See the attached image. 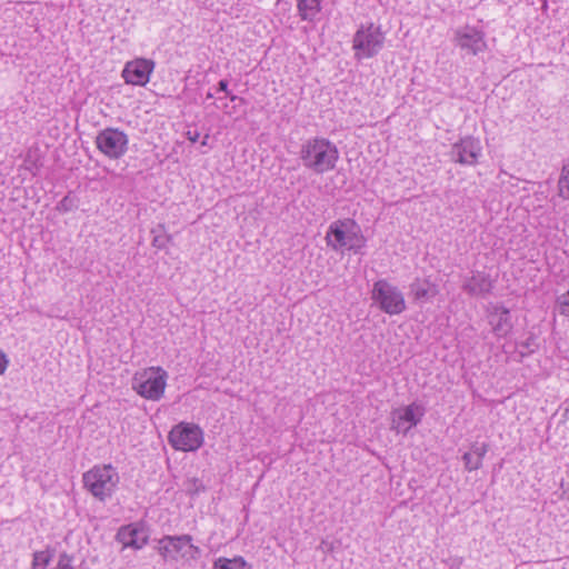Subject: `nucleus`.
Returning <instances> with one entry per match:
<instances>
[{
	"label": "nucleus",
	"mask_w": 569,
	"mask_h": 569,
	"mask_svg": "<svg viewBox=\"0 0 569 569\" xmlns=\"http://www.w3.org/2000/svg\"><path fill=\"white\" fill-rule=\"evenodd\" d=\"M453 43L467 54L472 56L482 53L488 49L485 31L469 24L455 30Z\"/></svg>",
	"instance_id": "obj_9"
},
{
	"label": "nucleus",
	"mask_w": 569,
	"mask_h": 569,
	"mask_svg": "<svg viewBox=\"0 0 569 569\" xmlns=\"http://www.w3.org/2000/svg\"><path fill=\"white\" fill-rule=\"evenodd\" d=\"M117 537L124 547H131L134 549L142 548L148 540L146 531L133 526L122 527Z\"/></svg>",
	"instance_id": "obj_15"
},
{
	"label": "nucleus",
	"mask_w": 569,
	"mask_h": 569,
	"mask_svg": "<svg viewBox=\"0 0 569 569\" xmlns=\"http://www.w3.org/2000/svg\"><path fill=\"white\" fill-rule=\"evenodd\" d=\"M323 0H297L299 17L303 21H312L321 11Z\"/></svg>",
	"instance_id": "obj_19"
},
{
	"label": "nucleus",
	"mask_w": 569,
	"mask_h": 569,
	"mask_svg": "<svg viewBox=\"0 0 569 569\" xmlns=\"http://www.w3.org/2000/svg\"><path fill=\"white\" fill-rule=\"evenodd\" d=\"M490 323L497 336H506L512 328L509 310L505 307H496L490 316Z\"/></svg>",
	"instance_id": "obj_16"
},
{
	"label": "nucleus",
	"mask_w": 569,
	"mask_h": 569,
	"mask_svg": "<svg viewBox=\"0 0 569 569\" xmlns=\"http://www.w3.org/2000/svg\"><path fill=\"white\" fill-rule=\"evenodd\" d=\"M300 159L306 168L321 174L335 169L339 151L328 139L312 138L301 146Z\"/></svg>",
	"instance_id": "obj_1"
},
{
	"label": "nucleus",
	"mask_w": 569,
	"mask_h": 569,
	"mask_svg": "<svg viewBox=\"0 0 569 569\" xmlns=\"http://www.w3.org/2000/svg\"><path fill=\"white\" fill-rule=\"evenodd\" d=\"M158 550L164 559L184 560L189 562L200 557L201 550L192 543V537L166 536L159 540Z\"/></svg>",
	"instance_id": "obj_5"
},
{
	"label": "nucleus",
	"mask_w": 569,
	"mask_h": 569,
	"mask_svg": "<svg viewBox=\"0 0 569 569\" xmlns=\"http://www.w3.org/2000/svg\"><path fill=\"white\" fill-rule=\"evenodd\" d=\"M410 293L415 300L430 299L439 293L436 283L430 282L428 279H415L410 284Z\"/></svg>",
	"instance_id": "obj_18"
},
{
	"label": "nucleus",
	"mask_w": 569,
	"mask_h": 569,
	"mask_svg": "<svg viewBox=\"0 0 569 569\" xmlns=\"http://www.w3.org/2000/svg\"><path fill=\"white\" fill-rule=\"evenodd\" d=\"M228 84L229 83L227 80H220L219 81V90L226 92V94H229L230 91L228 90Z\"/></svg>",
	"instance_id": "obj_28"
},
{
	"label": "nucleus",
	"mask_w": 569,
	"mask_h": 569,
	"mask_svg": "<svg viewBox=\"0 0 569 569\" xmlns=\"http://www.w3.org/2000/svg\"><path fill=\"white\" fill-rule=\"evenodd\" d=\"M151 233L153 234L152 246L157 249H164L172 241V236L166 232L163 224H159L157 229H152Z\"/></svg>",
	"instance_id": "obj_20"
},
{
	"label": "nucleus",
	"mask_w": 569,
	"mask_h": 569,
	"mask_svg": "<svg viewBox=\"0 0 569 569\" xmlns=\"http://www.w3.org/2000/svg\"><path fill=\"white\" fill-rule=\"evenodd\" d=\"M560 313L565 316H569V290L561 295L558 299Z\"/></svg>",
	"instance_id": "obj_24"
},
{
	"label": "nucleus",
	"mask_w": 569,
	"mask_h": 569,
	"mask_svg": "<svg viewBox=\"0 0 569 569\" xmlns=\"http://www.w3.org/2000/svg\"><path fill=\"white\" fill-rule=\"evenodd\" d=\"M208 139H209V134H206L201 141V144L202 146H207L208 144Z\"/></svg>",
	"instance_id": "obj_31"
},
{
	"label": "nucleus",
	"mask_w": 569,
	"mask_h": 569,
	"mask_svg": "<svg viewBox=\"0 0 569 569\" xmlns=\"http://www.w3.org/2000/svg\"><path fill=\"white\" fill-rule=\"evenodd\" d=\"M8 365H9V359H8L7 355L4 352L0 351V376L6 372Z\"/></svg>",
	"instance_id": "obj_25"
},
{
	"label": "nucleus",
	"mask_w": 569,
	"mask_h": 569,
	"mask_svg": "<svg viewBox=\"0 0 569 569\" xmlns=\"http://www.w3.org/2000/svg\"><path fill=\"white\" fill-rule=\"evenodd\" d=\"M492 288V279L482 271L472 272L462 283V290L472 297H485L491 292Z\"/></svg>",
	"instance_id": "obj_14"
},
{
	"label": "nucleus",
	"mask_w": 569,
	"mask_h": 569,
	"mask_svg": "<svg viewBox=\"0 0 569 569\" xmlns=\"http://www.w3.org/2000/svg\"><path fill=\"white\" fill-rule=\"evenodd\" d=\"M230 565H234L237 568L244 567V560L239 558L228 559V558H219L214 561L213 569H230Z\"/></svg>",
	"instance_id": "obj_22"
},
{
	"label": "nucleus",
	"mask_w": 569,
	"mask_h": 569,
	"mask_svg": "<svg viewBox=\"0 0 569 569\" xmlns=\"http://www.w3.org/2000/svg\"><path fill=\"white\" fill-rule=\"evenodd\" d=\"M559 196L569 200V163L562 168L558 181Z\"/></svg>",
	"instance_id": "obj_21"
},
{
	"label": "nucleus",
	"mask_w": 569,
	"mask_h": 569,
	"mask_svg": "<svg viewBox=\"0 0 569 569\" xmlns=\"http://www.w3.org/2000/svg\"><path fill=\"white\" fill-rule=\"evenodd\" d=\"M227 96L230 98L231 101H236V100L243 101L242 98H239V97L232 94L231 92H229V94H227Z\"/></svg>",
	"instance_id": "obj_29"
},
{
	"label": "nucleus",
	"mask_w": 569,
	"mask_h": 569,
	"mask_svg": "<svg viewBox=\"0 0 569 569\" xmlns=\"http://www.w3.org/2000/svg\"><path fill=\"white\" fill-rule=\"evenodd\" d=\"M563 495H567V499L569 500V488L563 491Z\"/></svg>",
	"instance_id": "obj_34"
},
{
	"label": "nucleus",
	"mask_w": 569,
	"mask_h": 569,
	"mask_svg": "<svg viewBox=\"0 0 569 569\" xmlns=\"http://www.w3.org/2000/svg\"><path fill=\"white\" fill-rule=\"evenodd\" d=\"M425 415L422 406L412 402L409 406L392 411L391 429L398 433H407L417 426Z\"/></svg>",
	"instance_id": "obj_12"
},
{
	"label": "nucleus",
	"mask_w": 569,
	"mask_h": 569,
	"mask_svg": "<svg viewBox=\"0 0 569 569\" xmlns=\"http://www.w3.org/2000/svg\"><path fill=\"white\" fill-rule=\"evenodd\" d=\"M326 242L335 251L347 248L357 252L366 246V238L359 231L348 230L347 222L336 221L329 227Z\"/></svg>",
	"instance_id": "obj_7"
},
{
	"label": "nucleus",
	"mask_w": 569,
	"mask_h": 569,
	"mask_svg": "<svg viewBox=\"0 0 569 569\" xmlns=\"http://www.w3.org/2000/svg\"><path fill=\"white\" fill-rule=\"evenodd\" d=\"M186 136L188 138V140H190L192 143L197 142L199 137H200V133L196 130V131H187L186 132Z\"/></svg>",
	"instance_id": "obj_27"
},
{
	"label": "nucleus",
	"mask_w": 569,
	"mask_h": 569,
	"mask_svg": "<svg viewBox=\"0 0 569 569\" xmlns=\"http://www.w3.org/2000/svg\"><path fill=\"white\" fill-rule=\"evenodd\" d=\"M69 565L63 562V559L59 561L58 569H68Z\"/></svg>",
	"instance_id": "obj_30"
},
{
	"label": "nucleus",
	"mask_w": 569,
	"mask_h": 569,
	"mask_svg": "<svg viewBox=\"0 0 569 569\" xmlns=\"http://www.w3.org/2000/svg\"><path fill=\"white\" fill-rule=\"evenodd\" d=\"M52 553L49 550L38 551L33 556V567H46L50 563Z\"/></svg>",
	"instance_id": "obj_23"
},
{
	"label": "nucleus",
	"mask_w": 569,
	"mask_h": 569,
	"mask_svg": "<svg viewBox=\"0 0 569 569\" xmlns=\"http://www.w3.org/2000/svg\"><path fill=\"white\" fill-rule=\"evenodd\" d=\"M167 378L161 367H150L134 373L132 388L142 398L158 401L164 393Z\"/></svg>",
	"instance_id": "obj_3"
},
{
	"label": "nucleus",
	"mask_w": 569,
	"mask_h": 569,
	"mask_svg": "<svg viewBox=\"0 0 569 569\" xmlns=\"http://www.w3.org/2000/svg\"><path fill=\"white\" fill-rule=\"evenodd\" d=\"M71 207H72V200L69 198V197H64L60 203H59V209L60 210H63V211H69L71 210Z\"/></svg>",
	"instance_id": "obj_26"
},
{
	"label": "nucleus",
	"mask_w": 569,
	"mask_h": 569,
	"mask_svg": "<svg viewBox=\"0 0 569 569\" xmlns=\"http://www.w3.org/2000/svg\"><path fill=\"white\" fill-rule=\"evenodd\" d=\"M372 300L379 308L390 315H400L406 310V301L402 292L387 280H378L373 283Z\"/></svg>",
	"instance_id": "obj_6"
},
{
	"label": "nucleus",
	"mask_w": 569,
	"mask_h": 569,
	"mask_svg": "<svg viewBox=\"0 0 569 569\" xmlns=\"http://www.w3.org/2000/svg\"><path fill=\"white\" fill-rule=\"evenodd\" d=\"M565 416H566L567 418H569V407H568V408H566V410H565Z\"/></svg>",
	"instance_id": "obj_32"
},
{
	"label": "nucleus",
	"mask_w": 569,
	"mask_h": 569,
	"mask_svg": "<svg viewBox=\"0 0 569 569\" xmlns=\"http://www.w3.org/2000/svg\"><path fill=\"white\" fill-rule=\"evenodd\" d=\"M480 154V141L471 136L461 138L458 142L453 143L450 151L451 159L465 166H475Z\"/></svg>",
	"instance_id": "obj_11"
},
{
	"label": "nucleus",
	"mask_w": 569,
	"mask_h": 569,
	"mask_svg": "<svg viewBox=\"0 0 569 569\" xmlns=\"http://www.w3.org/2000/svg\"><path fill=\"white\" fill-rule=\"evenodd\" d=\"M385 33L373 22L361 24L352 40V49L358 60L375 57L383 47Z\"/></svg>",
	"instance_id": "obj_4"
},
{
	"label": "nucleus",
	"mask_w": 569,
	"mask_h": 569,
	"mask_svg": "<svg viewBox=\"0 0 569 569\" xmlns=\"http://www.w3.org/2000/svg\"><path fill=\"white\" fill-rule=\"evenodd\" d=\"M488 449L489 446L487 443L473 445L471 450L462 456L466 470L471 472L480 469Z\"/></svg>",
	"instance_id": "obj_17"
},
{
	"label": "nucleus",
	"mask_w": 569,
	"mask_h": 569,
	"mask_svg": "<svg viewBox=\"0 0 569 569\" xmlns=\"http://www.w3.org/2000/svg\"><path fill=\"white\" fill-rule=\"evenodd\" d=\"M168 439L177 450L196 451L203 442V432L196 425L181 422L171 429Z\"/></svg>",
	"instance_id": "obj_8"
},
{
	"label": "nucleus",
	"mask_w": 569,
	"mask_h": 569,
	"mask_svg": "<svg viewBox=\"0 0 569 569\" xmlns=\"http://www.w3.org/2000/svg\"><path fill=\"white\" fill-rule=\"evenodd\" d=\"M154 69V62L150 59L137 58L126 63L122 78L126 83L143 87L149 82Z\"/></svg>",
	"instance_id": "obj_13"
},
{
	"label": "nucleus",
	"mask_w": 569,
	"mask_h": 569,
	"mask_svg": "<svg viewBox=\"0 0 569 569\" xmlns=\"http://www.w3.org/2000/svg\"><path fill=\"white\" fill-rule=\"evenodd\" d=\"M98 149L110 159H119L128 148V136L118 129L107 128L96 138Z\"/></svg>",
	"instance_id": "obj_10"
},
{
	"label": "nucleus",
	"mask_w": 569,
	"mask_h": 569,
	"mask_svg": "<svg viewBox=\"0 0 569 569\" xmlns=\"http://www.w3.org/2000/svg\"><path fill=\"white\" fill-rule=\"evenodd\" d=\"M83 487L97 499L104 501L114 492L120 477L117 469L109 465H97L82 476Z\"/></svg>",
	"instance_id": "obj_2"
},
{
	"label": "nucleus",
	"mask_w": 569,
	"mask_h": 569,
	"mask_svg": "<svg viewBox=\"0 0 569 569\" xmlns=\"http://www.w3.org/2000/svg\"><path fill=\"white\" fill-rule=\"evenodd\" d=\"M213 98V94L211 92H208L207 93V99H212Z\"/></svg>",
	"instance_id": "obj_33"
}]
</instances>
